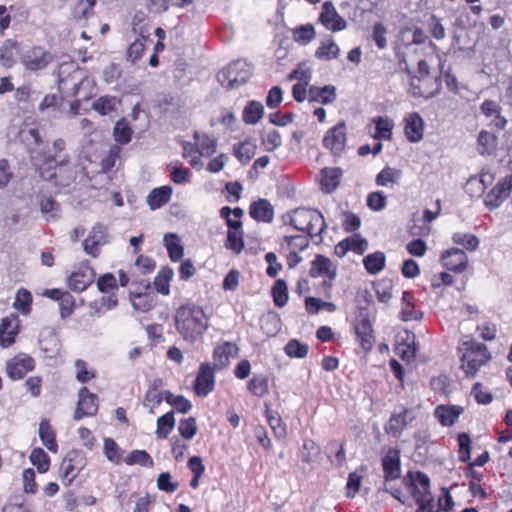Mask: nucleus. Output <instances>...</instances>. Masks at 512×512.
<instances>
[{
	"label": "nucleus",
	"mask_w": 512,
	"mask_h": 512,
	"mask_svg": "<svg viewBox=\"0 0 512 512\" xmlns=\"http://www.w3.org/2000/svg\"><path fill=\"white\" fill-rule=\"evenodd\" d=\"M319 22L331 32H339L347 28V21L339 15L331 1L322 4Z\"/></svg>",
	"instance_id": "10"
},
{
	"label": "nucleus",
	"mask_w": 512,
	"mask_h": 512,
	"mask_svg": "<svg viewBox=\"0 0 512 512\" xmlns=\"http://www.w3.org/2000/svg\"><path fill=\"white\" fill-rule=\"evenodd\" d=\"M235 157L242 163L247 164L256 153V145L249 140L238 143L233 147Z\"/></svg>",
	"instance_id": "37"
},
{
	"label": "nucleus",
	"mask_w": 512,
	"mask_h": 512,
	"mask_svg": "<svg viewBox=\"0 0 512 512\" xmlns=\"http://www.w3.org/2000/svg\"><path fill=\"white\" fill-rule=\"evenodd\" d=\"M95 272L90 267H84L71 274L69 278V287L77 292L84 291L93 283Z\"/></svg>",
	"instance_id": "21"
},
{
	"label": "nucleus",
	"mask_w": 512,
	"mask_h": 512,
	"mask_svg": "<svg viewBox=\"0 0 512 512\" xmlns=\"http://www.w3.org/2000/svg\"><path fill=\"white\" fill-rule=\"evenodd\" d=\"M479 152L484 154H492L497 147V137L485 130H482L478 136Z\"/></svg>",
	"instance_id": "42"
},
{
	"label": "nucleus",
	"mask_w": 512,
	"mask_h": 512,
	"mask_svg": "<svg viewBox=\"0 0 512 512\" xmlns=\"http://www.w3.org/2000/svg\"><path fill=\"white\" fill-rule=\"evenodd\" d=\"M355 332L360 339L362 348L366 351L371 350L373 347V329L367 314L361 313L360 319L355 324Z\"/></svg>",
	"instance_id": "20"
},
{
	"label": "nucleus",
	"mask_w": 512,
	"mask_h": 512,
	"mask_svg": "<svg viewBox=\"0 0 512 512\" xmlns=\"http://www.w3.org/2000/svg\"><path fill=\"white\" fill-rule=\"evenodd\" d=\"M271 293L274 303L277 307H284L287 304L289 300V294L287 284L283 279L276 280L272 287Z\"/></svg>",
	"instance_id": "44"
},
{
	"label": "nucleus",
	"mask_w": 512,
	"mask_h": 512,
	"mask_svg": "<svg viewBox=\"0 0 512 512\" xmlns=\"http://www.w3.org/2000/svg\"><path fill=\"white\" fill-rule=\"evenodd\" d=\"M175 325L183 339L193 343L208 329L209 322L203 308L186 304L176 310Z\"/></svg>",
	"instance_id": "1"
},
{
	"label": "nucleus",
	"mask_w": 512,
	"mask_h": 512,
	"mask_svg": "<svg viewBox=\"0 0 512 512\" xmlns=\"http://www.w3.org/2000/svg\"><path fill=\"white\" fill-rule=\"evenodd\" d=\"M309 347L296 339H291L285 346V352L289 357L305 358L308 354Z\"/></svg>",
	"instance_id": "57"
},
{
	"label": "nucleus",
	"mask_w": 512,
	"mask_h": 512,
	"mask_svg": "<svg viewBox=\"0 0 512 512\" xmlns=\"http://www.w3.org/2000/svg\"><path fill=\"white\" fill-rule=\"evenodd\" d=\"M490 359L485 344L471 343L467 352L461 357V368L468 377H474L478 370Z\"/></svg>",
	"instance_id": "5"
},
{
	"label": "nucleus",
	"mask_w": 512,
	"mask_h": 512,
	"mask_svg": "<svg viewBox=\"0 0 512 512\" xmlns=\"http://www.w3.org/2000/svg\"><path fill=\"white\" fill-rule=\"evenodd\" d=\"M163 242L168 250L169 257L172 261L180 260L184 255L183 246L180 244V239L175 233L165 234Z\"/></svg>",
	"instance_id": "33"
},
{
	"label": "nucleus",
	"mask_w": 512,
	"mask_h": 512,
	"mask_svg": "<svg viewBox=\"0 0 512 512\" xmlns=\"http://www.w3.org/2000/svg\"><path fill=\"white\" fill-rule=\"evenodd\" d=\"M384 478L386 481L400 477V452L396 449H389L382 459Z\"/></svg>",
	"instance_id": "16"
},
{
	"label": "nucleus",
	"mask_w": 512,
	"mask_h": 512,
	"mask_svg": "<svg viewBox=\"0 0 512 512\" xmlns=\"http://www.w3.org/2000/svg\"><path fill=\"white\" fill-rule=\"evenodd\" d=\"M119 103V100L114 96H102L92 104V107L101 115H106L116 110Z\"/></svg>",
	"instance_id": "46"
},
{
	"label": "nucleus",
	"mask_w": 512,
	"mask_h": 512,
	"mask_svg": "<svg viewBox=\"0 0 512 512\" xmlns=\"http://www.w3.org/2000/svg\"><path fill=\"white\" fill-rule=\"evenodd\" d=\"M238 347L236 344L231 342H225L218 346L213 353L215 360V366L223 368L229 364L230 358L235 357L238 354Z\"/></svg>",
	"instance_id": "28"
},
{
	"label": "nucleus",
	"mask_w": 512,
	"mask_h": 512,
	"mask_svg": "<svg viewBox=\"0 0 512 512\" xmlns=\"http://www.w3.org/2000/svg\"><path fill=\"white\" fill-rule=\"evenodd\" d=\"M292 36L295 42L307 45L315 39L316 32L312 24H305L295 27Z\"/></svg>",
	"instance_id": "39"
},
{
	"label": "nucleus",
	"mask_w": 512,
	"mask_h": 512,
	"mask_svg": "<svg viewBox=\"0 0 512 512\" xmlns=\"http://www.w3.org/2000/svg\"><path fill=\"white\" fill-rule=\"evenodd\" d=\"M30 461L40 473H45L50 466V459L42 448H35L30 454Z\"/></svg>",
	"instance_id": "51"
},
{
	"label": "nucleus",
	"mask_w": 512,
	"mask_h": 512,
	"mask_svg": "<svg viewBox=\"0 0 512 512\" xmlns=\"http://www.w3.org/2000/svg\"><path fill=\"white\" fill-rule=\"evenodd\" d=\"M459 444V460L461 462H467L471 456V439L467 433H461L458 435Z\"/></svg>",
	"instance_id": "62"
},
{
	"label": "nucleus",
	"mask_w": 512,
	"mask_h": 512,
	"mask_svg": "<svg viewBox=\"0 0 512 512\" xmlns=\"http://www.w3.org/2000/svg\"><path fill=\"white\" fill-rule=\"evenodd\" d=\"M174 272L169 267H163L154 279V287L156 291L163 295L170 293L169 283L172 280Z\"/></svg>",
	"instance_id": "36"
},
{
	"label": "nucleus",
	"mask_w": 512,
	"mask_h": 512,
	"mask_svg": "<svg viewBox=\"0 0 512 512\" xmlns=\"http://www.w3.org/2000/svg\"><path fill=\"white\" fill-rule=\"evenodd\" d=\"M127 465L138 464L144 467H152L153 460L151 456L145 450H133L124 459Z\"/></svg>",
	"instance_id": "47"
},
{
	"label": "nucleus",
	"mask_w": 512,
	"mask_h": 512,
	"mask_svg": "<svg viewBox=\"0 0 512 512\" xmlns=\"http://www.w3.org/2000/svg\"><path fill=\"white\" fill-rule=\"evenodd\" d=\"M85 465L84 458L78 451L67 453L60 466V477L65 486H69Z\"/></svg>",
	"instance_id": "7"
},
{
	"label": "nucleus",
	"mask_w": 512,
	"mask_h": 512,
	"mask_svg": "<svg viewBox=\"0 0 512 512\" xmlns=\"http://www.w3.org/2000/svg\"><path fill=\"white\" fill-rule=\"evenodd\" d=\"M31 302V293L26 289H20L16 294L13 306L15 309L21 311L24 314H27L30 311Z\"/></svg>",
	"instance_id": "58"
},
{
	"label": "nucleus",
	"mask_w": 512,
	"mask_h": 512,
	"mask_svg": "<svg viewBox=\"0 0 512 512\" xmlns=\"http://www.w3.org/2000/svg\"><path fill=\"white\" fill-rule=\"evenodd\" d=\"M365 471L366 466L362 465L356 471L349 473L346 485L347 497H354L355 494L359 491L363 474L365 473Z\"/></svg>",
	"instance_id": "43"
},
{
	"label": "nucleus",
	"mask_w": 512,
	"mask_h": 512,
	"mask_svg": "<svg viewBox=\"0 0 512 512\" xmlns=\"http://www.w3.org/2000/svg\"><path fill=\"white\" fill-rule=\"evenodd\" d=\"M414 419L415 415L411 409H404L399 414H393L386 426V432L394 436L400 435L403 429L413 422Z\"/></svg>",
	"instance_id": "19"
},
{
	"label": "nucleus",
	"mask_w": 512,
	"mask_h": 512,
	"mask_svg": "<svg viewBox=\"0 0 512 512\" xmlns=\"http://www.w3.org/2000/svg\"><path fill=\"white\" fill-rule=\"evenodd\" d=\"M386 34L387 28L383 23L377 22L374 24L372 38L379 49H385L388 45Z\"/></svg>",
	"instance_id": "64"
},
{
	"label": "nucleus",
	"mask_w": 512,
	"mask_h": 512,
	"mask_svg": "<svg viewBox=\"0 0 512 512\" xmlns=\"http://www.w3.org/2000/svg\"><path fill=\"white\" fill-rule=\"evenodd\" d=\"M401 176V171L391 167H385L376 176V184L387 186L389 183H395Z\"/></svg>",
	"instance_id": "55"
},
{
	"label": "nucleus",
	"mask_w": 512,
	"mask_h": 512,
	"mask_svg": "<svg viewBox=\"0 0 512 512\" xmlns=\"http://www.w3.org/2000/svg\"><path fill=\"white\" fill-rule=\"evenodd\" d=\"M284 241L286 245L281 244L282 250L298 252L305 250L309 245L308 237L304 235L285 236Z\"/></svg>",
	"instance_id": "50"
},
{
	"label": "nucleus",
	"mask_w": 512,
	"mask_h": 512,
	"mask_svg": "<svg viewBox=\"0 0 512 512\" xmlns=\"http://www.w3.org/2000/svg\"><path fill=\"white\" fill-rule=\"evenodd\" d=\"M424 121L418 113H411L405 119V135L410 142L416 143L423 138Z\"/></svg>",
	"instance_id": "23"
},
{
	"label": "nucleus",
	"mask_w": 512,
	"mask_h": 512,
	"mask_svg": "<svg viewBox=\"0 0 512 512\" xmlns=\"http://www.w3.org/2000/svg\"><path fill=\"white\" fill-rule=\"evenodd\" d=\"M175 426V418L173 412H168L157 420L156 436L157 438L166 439Z\"/></svg>",
	"instance_id": "41"
},
{
	"label": "nucleus",
	"mask_w": 512,
	"mask_h": 512,
	"mask_svg": "<svg viewBox=\"0 0 512 512\" xmlns=\"http://www.w3.org/2000/svg\"><path fill=\"white\" fill-rule=\"evenodd\" d=\"M264 115V106L261 102L251 100L243 110V121L248 125L257 124Z\"/></svg>",
	"instance_id": "31"
},
{
	"label": "nucleus",
	"mask_w": 512,
	"mask_h": 512,
	"mask_svg": "<svg viewBox=\"0 0 512 512\" xmlns=\"http://www.w3.org/2000/svg\"><path fill=\"white\" fill-rule=\"evenodd\" d=\"M17 324L15 319L4 318L0 325V335L2 337V341L7 343L8 345L14 341V336L17 331Z\"/></svg>",
	"instance_id": "54"
},
{
	"label": "nucleus",
	"mask_w": 512,
	"mask_h": 512,
	"mask_svg": "<svg viewBox=\"0 0 512 512\" xmlns=\"http://www.w3.org/2000/svg\"><path fill=\"white\" fill-rule=\"evenodd\" d=\"M413 307L411 293L408 291L403 292L401 310V319L403 321L420 320L423 317V312L414 311Z\"/></svg>",
	"instance_id": "35"
},
{
	"label": "nucleus",
	"mask_w": 512,
	"mask_h": 512,
	"mask_svg": "<svg viewBox=\"0 0 512 512\" xmlns=\"http://www.w3.org/2000/svg\"><path fill=\"white\" fill-rule=\"evenodd\" d=\"M452 240L455 244L461 245L469 251H475L479 245L477 236L468 233H454Z\"/></svg>",
	"instance_id": "53"
},
{
	"label": "nucleus",
	"mask_w": 512,
	"mask_h": 512,
	"mask_svg": "<svg viewBox=\"0 0 512 512\" xmlns=\"http://www.w3.org/2000/svg\"><path fill=\"white\" fill-rule=\"evenodd\" d=\"M327 275L329 279L334 280L337 276L336 268L331 260L323 255H317L311 263L310 275L317 278L321 275Z\"/></svg>",
	"instance_id": "24"
},
{
	"label": "nucleus",
	"mask_w": 512,
	"mask_h": 512,
	"mask_svg": "<svg viewBox=\"0 0 512 512\" xmlns=\"http://www.w3.org/2000/svg\"><path fill=\"white\" fill-rule=\"evenodd\" d=\"M342 170L340 168H324L321 171L320 185L325 193H332L340 184Z\"/></svg>",
	"instance_id": "27"
},
{
	"label": "nucleus",
	"mask_w": 512,
	"mask_h": 512,
	"mask_svg": "<svg viewBox=\"0 0 512 512\" xmlns=\"http://www.w3.org/2000/svg\"><path fill=\"white\" fill-rule=\"evenodd\" d=\"M195 138V153L200 156L209 157L211 156L217 148V140L215 138L209 137L207 134H200L196 132L194 134Z\"/></svg>",
	"instance_id": "30"
},
{
	"label": "nucleus",
	"mask_w": 512,
	"mask_h": 512,
	"mask_svg": "<svg viewBox=\"0 0 512 512\" xmlns=\"http://www.w3.org/2000/svg\"><path fill=\"white\" fill-rule=\"evenodd\" d=\"M52 60V54L40 46L30 47L21 55L22 64L31 71L44 69Z\"/></svg>",
	"instance_id": "8"
},
{
	"label": "nucleus",
	"mask_w": 512,
	"mask_h": 512,
	"mask_svg": "<svg viewBox=\"0 0 512 512\" xmlns=\"http://www.w3.org/2000/svg\"><path fill=\"white\" fill-rule=\"evenodd\" d=\"M512 191V174L501 179L485 196L484 204L490 210L500 205L510 196Z\"/></svg>",
	"instance_id": "9"
},
{
	"label": "nucleus",
	"mask_w": 512,
	"mask_h": 512,
	"mask_svg": "<svg viewBox=\"0 0 512 512\" xmlns=\"http://www.w3.org/2000/svg\"><path fill=\"white\" fill-rule=\"evenodd\" d=\"M59 89L69 97L80 95L84 91L82 98L87 101L92 96V81L76 68L67 77H59Z\"/></svg>",
	"instance_id": "4"
},
{
	"label": "nucleus",
	"mask_w": 512,
	"mask_h": 512,
	"mask_svg": "<svg viewBox=\"0 0 512 512\" xmlns=\"http://www.w3.org/2000/svg\"><path fill=\"white\" fill-rule=\"evenodd\" d=\"M178 430L183 438L191 440L197 432V423L195 418L190 417L181 420L179 423Z\"/></svg>",
	"instance_id": "60"
},
{
	"label": "nucleus",
	"mask_w": 512,
	"mask_h": 512,
	"mask_svg": "<svg viewBox=\"0 0 512 512\" xmlns=\"http://www.w3.org/2000/svg\"><path fill=\"white\" fill-rule=\"evenodd\" d=\"M320 453V448L312 439H305L300 453L301 461L310 464Z\"/></svg>",
	"instance_id": "56"
},
{
	"label": "nucleus",
	"mask_w": 512,
	"mask_h": 512,
	"mask_svg": "<svg viewBox=\"0 0 512 512\" xmlns=\"http://www.w3.org/2000/svg\"><path fill=\"white\" fill-rule=\"evenodd\" d=\"M109 243L107 226L96 223L89 232L88 237L83 241L82 246L86 254L96 258L100 254V248Z\"/></svg>",
	"instance_id": "6"
},
{
	"label": "nucleus",
	"mask_w": 512,
	"mask_h": 512,
	"mask_svg": "<svg viewBox=\"0 0 512 512\" xmlns=\"http://www.w3.org/2000/svg\"><path fill=\"white\" fill-rule=\"evenodd\" d=\"M34 368V359L25 354H20L9 360L6 364L7 374L11 379H22Z\"/></svg>",
	"instance_id": "14"
},
{
	"label": "nucleus",
	"mask_w": 512,
	"mask_h": 512,
	"mask_svg": "<svg viewBox=\"0 0 512 512\" xmlns=\"http://www.w3.org/2000/svg\"><path fill=\"white\" fill-rule=\"evenodd\" d=\"M481 112L487 117L490 118V125L497 130H503L508 121L507 119L501 115V107L492 100H485L480 107Z\"/></svg>",
	"instance_id": "17"
},
{
	"label": "nucleus",
	"mask_w": 512,
	"mask_h": 512,
	"mask_svg": "<svg viewBox=\"0 0 512 512\" xmlns=\"http://www.w3.org/2000/svg\"><path fill=\"white\" fill-rule=\"evenodd\" d=\"M392 281L389 279H382L374 283V290L377 299L382 303H387L392 298Z\"/></svg>",
	"instance_id": "52"
},
{
	"label": "nucleus",
	"mask_w": 512,
	"mask_h": 512,
	"mask_svg": "<svg viewBox=\"0 0 512 512\" xmlns=\"http://www.w3.org/2000/svg\"><path fill=\"white\" fill-rule=\"evenodd\" d=\"M172 193L173 189L168 185L154 188L147 195L146 202L151 210H156L170 201Z\"/></svg>",
	"instance_id": "26"
},
{
	"label": "nucleus",
	"mask_w": 512,
	"mask_h": 512,
	"mask_svg": "<svg viewBox=\"0 0 512 512\" xmlns=\"http://www.w3.org/2000/svg\"><path fill=\"white\" fill-rule=\"evenodd\" d=\"M284 218L285 222L299 231L306 232L310 238L321 236L327 227L324 216L317 209L296 208Z\"/></svg>",
	"instance_id": "2"
},
{
	"label": "nucleus",
	"mask_w": 512,
	"mask_h": 512,
	"mask_svg": "<svg viewBox=\"0 0 512 512\" xmlns=\"http://www.w3.org/2000/svg\"><path fill=\"white\" fill-rule=\"evenodd\" d=\"M75 308V299L69 293L65 292L64 296L59 300V310L62 319H66L72 315Z\"/></svg>",
	"instance_id": "63"
},
{
	"label": "nucleus",
	"mask_w": 512,
	"mask_h": 512,
	"mask_svg": "<svg viewBox=\"0 0 512 512\" xmlns=\"http://www.w3.org/2000/svg\"><path fill=\"white\" fill-rule=\"evenodd\" d=\"M215 385L214 368L209 363H202L194 384V391L198 396L206 397Z\"/></svg>",
	"instance_id": "13"
},
{
	"label": "nucleus",
	"mask_w": 512,
	"mask_h": 512,
	"mask_svg": "<svg viewBox=\"0 0 512 512\" xmlns=\"http://www.w3.org/2000/svg\"><path fill=\"white\" fill-rule=\"evenodd\" d=\"M98 411V397L91 393L87 387H81L78 391V402L74 412V419L94 416Z\"/></svg>",
	"instance_id": "12"
},
{
	"label": "nucleus",
	"mask_w": 512,
	"mask_h": 512,
	"mask_svg": "<svg viewBox=\"0 0 512 512\" xmlns=\"http://www.w3.org/2000/svg\"><path fill=\"white\" fill-rule=\"evenodd\" d=\"M250 216L256 221L270 223L274 218V208L266 199H259L250 205Z\"/></svg>",
	"instance_id": "22"
},
{
	"label": "nucleus",
	"mask_w": 512,
	"mask_h": 512,
	"mask_svg": "<svg viewBox=\"0 0 512 512\" xmlns=\"http://www.w3.org/2000/svg\"><path fill=\"white\" fill-rule=\"evenodd\" d=\"M66 143L64 139L58 138L52 143V149L43 155L42 161L45 164L55 163L56 166H64L70 162L67 154H62L65 151Z\"/></svg>",
	"instance_id": "18"
},
{
	"label": "nucleus",
	"mask_w": 512,
	"mask_h": 512,
	"mask_svg": "<svg viewBox=\"0 0 512 512\" xmlns=\"http://www.w3.org/2000/svg\"><path fill=\"white\" fill-rule=\"evenodd\" d=\"M225 247L227 249L233 250L237 254H239L243 250L244 242L242 229L228 230Z\"/></svg>",
	"instance_id": "49"
},
{
	"label": "nucleus",
	"mask_w": 512,
	"mask_h": 512,
	"mask_svg": "<svg viewBox=\"0 0 512 512\" xmlns=\"http://www.w3.org/2000/svg\"><path fill=\"white\" fill-rule=\"evenodd\" d=\"M340 54L339 46L334 42L331 36L321 42V45L315 51V57L319 60L329 61L338 58Z\"/></svg>",
	"instance_id": "32"
},
{
	"label": "nucleus",
	"mask_w": 512,
	"mask_h": 512,
	"mask_svg": "<svg viewBox=\"0 0 512 512\" xmlns=\"http://www.w3.org/2000/svg\"><path fill=\"white\" fill-rule=\"evenodd\" d=\"M252 75V66L244 60H236L222 69L218 75V81L227 89H235L245 84Z\"/></svg>",
	"instance_id": "3"
},
{
	"label": "nucleus",
	"mask_w": 512,
	"mask_h": 512,
	"mask_svg": "<svg viewBox=\"0 0 512 512\" xmlns=\"http://www.w3.org/2000/svg\"><path fill=\"white\" fill-rule=\"evenodd\" d=\"M336 99V87L325 85L324 87L310 86L308 89L309 102H319L323 105L333 103Z\"/></svg>",
	"instance_id": "25"
},
{
	"label": "nucleus",
	"mask_w": 512,
	"mask_h": 512,
	"mask_svg": "<svg viewBox=\"0 0 512 512\" xmlns=\"http://www.w3.org/2000/svg\"><path fill=\"white\" fill-rule=\"evenodd\" d=\"M132 306L140 312H148L154 306L153 298L148 294L138 293L132 299Z\"/></svg>",
	"instance_id": "61"
},
{
	"label": "nucleus",
	"mask_w": 512,
	"mask_h": 512,
	"mask_svg": "<svg viewBox=\"0 0 512 512\" xmlns=\"http://www.w3.org/2000/svg\"><path fill=\"white\" fill-rule=\"evenodd\" d=\"M463 412V408L456 405H440L435 410V416L439 422L444 426H452L460 414Z\"/></svg>",
	"instance_id": "29"
},
{
	"label": "nucleus",
	"mask_w": 512,
	"mask_h": 512,
	"mask_svg": "<svg viewBox=\"0 0 512 512\" xmlns=\"http://www.w3.org/2000/svg\"><path fill=\"white\" fill-rule=\"evenodd\" d=\"M441 260L448 270L461 273L467 268L468 256L462 249L452 248L442 253Z\"/></svg>",
	"instance_id": "15"
},
{
	"label": "nucleus",
	"mask_w": 512,
	"mask_h": 512,
	"mask_svg": "<svg viewBox=\"0 0 512 512\" xmlns=\"http://www.w3.org/2000/svg\"><path fill=\"white\" fill-rule=\"evenodd\" d=\"M39 437L43 445L51 452H57L58 445L55 439V433L48 420L43 419L39 424Z\"/></svg>",
	"instance_id": "34"
},
{
	"label": "nucleus",
	"mask_w": 512,
	"mask_h": 512,
	"mask_svg": "<svg viewBox=\"0 0 512 512\" xmlns=\"http://www.w3.org/2000/svg\"><path fill=\"white\" fill-rule=\"evenodd\" d=\"M247 388L253 395L263 397L268 393V378L262 374L254 375Z\"/></svg>",
	"instance_id": "45"
},
{
	"label": "nucleus",
	"mask_w": 512,
	"mask_h": 512,
	"mask_svg": "<svg viewBox=\"0 0 512 512\" xmlns=\"http://www.w3.org/2000/svg\"><path fill=\"white\" fill-rule=\"evenodd\" d=\"M376 133L374 134V138L377 140L380 139H391L392 137V128L393 123L387 117H377L374 120Z\"/></svg>",
	"instance_id": "48"
},
{
	"label": "nucleus",
	"mask_w": 512,
	"mask_h": 512,
	"mask_svg": "<svg viewBox=\"0 0 512 512\" xmlns=\"http://www.w3.org/2000/svg\"><path fill=\"white\" fill-rule=\"evenodd\" d=\"M385 260V254L383 252L377 251L368 254L363 259V265L370 274H377L384 268Z\"/></svg>",
	"instance_id": "38"
},
{
	"label": "nucleus",
	"mask_w": 512,
	"mask_h": 512,
	"mask_svg": "<svg viewBox=\"0 0 512 512\" xmlns=\"http://www.w3.org/2000/svg\"><path fill=\"white\" fill-rule=\"evenodd\" d=\"M18 50V43L7 39L0 47V62L5 67H11L14 64V56Z\"/></svg>",
	"instance_id": "40"
},
{
	"label": "nucleus",
	"mask_w": 512,
	"mask_h": 512,
	"mask_svg": "<svg viewBox=\"0 0 512 512\" xmlns=\"http://www.w3.org/2000/svg\"><path fill=\"white\" fill-rule=\"evenodd\" d=\"M346 140V123L344 121H341L336 126L330 128L326 132L323 138V145L325 148L329 149L334 155H339L345 149Z\"/></svg>",
	"instance_id": "11"
},
{
	"label": "nucleus",
	"mask_w": 512,
	"mask_h": 512,
	"mask_svg": "<svg viewBox=\"0 0 512 512\" xmlns=\"http://www.w3.org/2000/svg\"><path fill=\"white\" fill-rule=\"evenodd\" d=\"M132 130L128 123L122 119L114 127V138L121 144H126L131 140Z\"/></svg>",
	"instance_id": "59"
}]
</instances>
